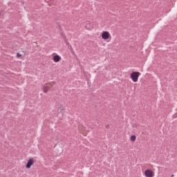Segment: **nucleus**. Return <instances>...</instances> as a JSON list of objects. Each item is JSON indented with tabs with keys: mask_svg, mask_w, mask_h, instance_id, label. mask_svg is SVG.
<instances>
[{
	"mask_svg": "<svg viewBox=\"0 0 177 177\" xmlns=\"http://www.w3.org/2000/svg\"><path fill=\"white\" fill-rule=\"evenodd\" d=\"M139 75H140V73H139V72L131 73V74L130 75V77H131L133 82H138Z\"/></svg>",
	"mask_w": 177,
	"mask_h": 177,
	"instance_id": "f257e3e1",
	"label": "nucleus"
},
{
	"mask_svg": "<svg viewBox=\"0 0 177 177\" xmlns=\"http://www.w3.org/2000/svg\"><path fill=\"white\" fill-rule=\"evenodd\" d=\"M110 37V33L109 32H103L102 35V39H109Z\"/></svg>",
	"mask_w": 177,
	"mask_h": 177,
	"instance_id": "f03ea898",
	"label": "nucleus"
},
{
	"mask_svg": "<svg viewBox=\"0 0 177 177\" xmlns=\"http://www.w3.org/2000/svg\"><path fill=\"white\" fill-rule=\"evenodd\" d=\"M146 177H153V171L150 169H147L145 172Z\"/></svg>",
	"mask_w": 177,
	"mask_h": 177,
	"instance_id": "7ed1b4c3",
	"label": "nucleus"
},
{
	"mask_svg": "<svg viewBox=\"0 0 177 177\" xmlns=\"http://www.w3.org/2000/svg\"><path fill=\"white\" fill-rule=\"evenodd\" d=\"M84 27H85L86 30H92V28H93V27L92 26V25L91 24V22H89V21H87L86 22Z\"/></svg>",
	"mask_w": 177,
	"mask_h": 177,
	"instance_id": "20e7f679",
	"label": "nucleus"
},
{
	"mask_svg": "<svg viewBox=\"0 0 177 177\" xmlns=\"http://www.w3.org/2000/svg\"><path fill=\"white\" fill-rule=\"evenodd\" d=\"M34 164V160L32 159H29L26 164V168H31V166Z\"/></svg>",
	"mask_w": 177,
	"mask_h": 177,
	"instance_id": "39448f33",
	"label": "nucleus"
},
{
	"mask_svg": "<svg viewBox=\"0 0 177 177\" xmlns=\"http://www.w3.org/2000/svg\"><path fill=\"white\" fill-rule=\"evenodd\" d=\"M60 60H62V57L59 55H57L53 57V61L55 63H58V62H60Z\"/></svg>",
	"mask_w": 177,
	"mask_h": 177,
	"instance_id": "423d86ee",
	"label": "nucleus"
},
{
	"mask_svg": "<svg viewBox=\"0 0 177 177\" xmlns=\"http://www.w3.org/2000/svg\"><path fill=\"white\" fill-rule=\"evenodd\" d=\"M48 91H49V87H48L46 86H44L43 87V92H44V93H46V92H48Z\"/></svg>",
	"mask_w": 177,
	"mask_h": 177,
	"instance_id": "0eeeda50",
	"label": "nucleus"
},
{
	"mask_svg": "<svg viewBox=\"0 0 177 177\" xmlns=\"http://www.w3.org/2000/svg\"><path fill=\"white\" fill-rule=\"evenodd\" d=\"M130 140L132 141V142H135V140H136V136H131L130 137Z\"/></svg>",
	"mask_w": 177,
	"mask_h": 177,
	"instance_id": "6e6552de",
	"label": "nucleus"
},
{
	"mask_svg": "<svg viewBox=\"0 0 177 177\" xmlns=\"http://www.w3.org/2000/svg\"><path fill=\"white\" fill-rule=\"evenodd\" d=\"M17 57H21V54L17 53Z\"/></svg>",
	"mask_w": 177,
	"mask_h": 177,
	"instance_id": "1a4fd4ad",
	"label": "nucleus"
},
{
	"mask_svg": "<svg viewBox=\"0 0 177 177\" xmlns=\"http://www.w3.org/2000/svg\"><path fill=\"white\" fill-rule=\"evenodd\" d=\"M64 109H58V111H61V113H63V111H64Z\"/></svg>",
	"mask_w": 177,
	"mask_h": 177,
	"instance_id": "9d476101",
	"label": "nucleus"
},
{
	"mask_svg": "<svg viewBox=\"0 0 177 177\" xmlns=\"http://www.w3.org/2000/svg\"><path fill=\"white\" fill-rule=\"evenodd\" d=\"M48 5H49L50 6L52 5V3L50 2L48 3Z\"/></svg>",
	"mask_w": 177,
	"mask_h": 177,
	"instance_id": "9b49d317",
	"label": "nucleus"
},
{
	"mask_svg": "<svg viewBox=\"0 0 177 177\" xmlns=\"http://www.w3.org/2000/svg\"><path fill=\"white\" fill-rule=\"evenodd\" d=\"M171 176V177H174V176H175V175L172 174Z\"/></svg>",
	"mask_w": 177,
	"mask_h": 177,
	"instance_id": "f8f14e48",
	"label": "nucleus"
},
{
	"mask_svg": "<svg viewBox=\"0 0 177 177\" xmlns=\"http://www.w3.org/2000/svg\"><path fill=\"white\" fill-rule=\"evenodd\" d=\"M2 16V15L1 14V12H0V17Z\"/></svg>",
	"mask_w": 177,
	"mask_h": 177,
	"instance_id": "ddd939ff",
	"label": "nucleus"
}]
</instances>
